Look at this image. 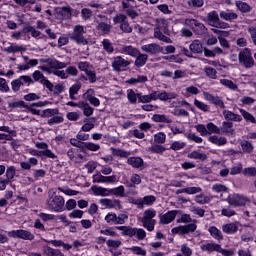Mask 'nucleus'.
<instances>
[{
	"label": "nucleus",
	"instance_id": "13d9d810",
	"mask_svg": "<svg viewBox=\"0 0 256 256\" xmlns=\"http://www.w3.org/2000/svg\"><path fill=\"white\" fill-rule=\"evenodd\" d=\"M77 207V200L75 199H69L64 202V211H73Z\"/></svg>",
	"mask_w": 256,
	"mask_h": 256
},
{
	"label": "nucleus",
	"instance_id": "2eb2a0df",
	"mask_svg": "<svg viewBox=\"0 0 256 256\" xmlns=\"http://www.w3.org/2000/svg\"><path fill=\"white\" fill-rule=\"evenodd\" d=\"M192 31L195 35H205L207 33V27L205 24L201 23L199 20H192Z\"/></svg>",
	"mask_w": 256,
	"mask_h": 256
},
{
	"label": "nucleus",
	"instance_id": "3c124183",
	"mask_svg": "<svg viewBox=\"0 0 256 256\" xmlns=\"http://www.w3.org/2000/svg\"><path fill=\"white\" fill-rule=\"evenodd\" d=\"M102 46L104 51H106V53H108V55H111V53H113L115 51V48L113 47V43H111V40L109 39H104L102 41Z\"/></svg>",
	"mask_w": 256,
	"mask_h": 256
},
{
	"label": "nucleus",
	"instance_id": "423d86ee",
	"mask_svg": "<svg viewBox=\"0 0 256 256\" xmlns=\"http://www.w3.org/2000/svg\"><path fill=\"white\" fill-rule=\"evenodd\" d=\"M85 27L76 25L70 36L71 41H75L77 45H87V39H85Z\"/></svg>",
	"mask_w": 256,
	"mask_h": 256
},
{
	"label": "nucleus",
	"instance_id": "69168bd1",
	"mask_svg": "<svg viewBox=\"0 0 256 256\" xmlns=\"http://www.w3.org/2000/svg\"><path fill=\"white\" fill-rule=\"evenodd\" d=\"M130 251H132L133 255L147 256V251L141 246H132Z\"/></svg>",
	"mask_w": 256,
	"mask_h": 256
},
{
	"label": "nucleus",
	"instance_id": "1a4fd4ad",
	"mask_svg": "<svg viewBox=\"0 0 256 256\" xmlns=\"http://www.w3.org/2000/svg\"><path fill=\"white\" fill-rule=\"evenodd\" d=\"M129 65H131V62L128 60H125L121 56H116L113 58L112 68H113V71H116V73H121V71H125V69L129 67Z\"/></svg>",
	"mask_w": 256,
	"mask_h": 256
},
{
	"label": "nucleus",
	"instance_id": "c85d7f7f",
	"mask_svg": "<svg viewBox=\"0 0 256 256\" xmlns=\"http://www.w3.org/2000/svg\"><path fill=\"white\" fill-rule=\"evenodd\" d=\"M208 232L210 233L211 237H213V239H216L217 241H223V233L216 226H210L208 228Z\"/></svg>",
	"mask_w": 256,
	"mask_h": 256
},
{
	"label": "nucleus",
	"instance_id": "0eeeda50",
	"mask_svg": "<svg viewBox=\"0 0 256 256\" xmlns=\"http://www.w3.org/2000/svg\"><path fill=\"white\" fill-rule=\"evenodd\" d=\"M183 211L181 210H169L165 214H160V225H169V223H173L177 215H181Z\"/></svg>",
	"mask_w": 256,
	"mask_h": 256
},
{
	"label": "nucleus",
	"instance_id": "7c9ffc66",
	"mask_svg": "<svg viewBox=\"0 0 256 256\" xmlns=\"http://www.w3.org/2000/svg\"><path fill=\"white\" fill-rule=\"evenodd\" d=\"M235 5L241 13H251L253 9V7L247 4V2H243L241 0L236 1Z\"/></svg>",
	"mask_w": 256,
	"mask_h": 256
},
{
	"label": "nucleus",
	"instance_id": "8fccbe9b",
	"mask_svg": "<svg viewBox=\"0 0 256 256\" xmlns=\"http://www.w3.org/2000/svg\"><path fill=\"white\" fill-rule=\"evenodd\" d=\"M169 148H166L165 146L154 144L150 147L151 153H155L156 155H163L165 151H167Z\"/></svg>",
	"mask_w": 256,
	"mask_h": 256
},
{
	"label": "nucleus",
	"instance_id": "c9c22d12",
	"mask_svg": "<svg viewBox=\"0 0 256 256\" xmlns=\"http://www.w3.org/2000/svg\"><path fill=\"white\" fill-rule=\"evenodd\" d=\"M43 252L47 256H65L63 252L59 249L51 248L50 246H44L43 247Z\"/></svg>",
	"mask_w": 256,
	"mask_h": 256
},
{
	"label": "nucleus",
	"instance_id": "f3484780",
	"mask_svg": "<svg viewBox=\"0 0 256 256\" xmlns=\"http://www.w3.org/2000/svg\"><path fill=\"white\" fill-rule=\"evenodd\" d=\"M224 119L228 122L234 121L235 123H241L243 117L239 114L233 113L231 110H223Z\"/></svg>",
	"mask_w": 256,
	"mask_h": 256
},
{
	"label": "nucleus",
	"instance_id": "c03bdc74",
	"mask_svg": "<svg viewBox=\"0 0 256 256\" xmlns=\"http://www.w3.org/2000/svg\"><path fill=\"white\" fill-rule=\"evenodd\" d=\"M152 119L155 123H173V120L165 114H155Z\"/></svg>",
	"mask_w": 256,
	"mask_h": 256
},
{
	"label": "nucleus",
	"instance_id": "6e6d98bb",
	"mask_svg": "<svg viewBox=\"0 0 256 256\" xmlns=\"http://www.w3.org/2000/svg\"><path fill=\"white\" fill-rule=\"evenodd\" d=\"M221 85H224V87H227L228 89H231V91H237V84L229 79H221L220 80Z\"/></svg>",
	"mask_w": 256,
	"mask_h": 256
},
{
	"label": "nucleus",
	"instance_id": "20e7f679",
	"mask_svg": "<svg viewBox=\"0 0 256 256\" xmlns=\"http://www.w3.org/2000/svg\"><path fill=\"white\" fill-rule=\"evenodd\" d=\"M46 205L51 213H63L65 211V198L54 192L48 197Z\"/></svg>",
	"mask_w": 256,
	"mask_h": 256
},
{
	"label": "nucleus",
	"instance_id": "6ab92c4d",
	"mask_svg": "<svg viewBox=\"0 0 256 256\" xmlns=\"http://www.w3.org/2000/svg\"><path fill=\"white\" fill-rule=\"evenodd\" d=\"M80 78L82 81H89L92 84L97 83V72L95 70H88L85 74H81Z\"/></svg>",
	"mask_w": 256,
	"mask_h": 256
},
{
	"label": "nucleus",
	"instance_id": "bf43d9fd",
	"mask_svg": "<svg viewBox=\"0 0 256 256\" xmlns=\"http://www.w3.org/2000/svg\"><path fill=\"white\" fill-rule=\"evenodd\" d=\"M59 115V108H48L43 110L41 117H53Z\"/></svg>",
	"mask_w": 256,
	"mask_h": 256
},
{
	"label": "nucleus",
	"instance_id": "49530a36",
	"mask_svg": "<svg viewBox=\"0 0 256 256\" xmlns=\"http://www.w3.org/2000/svg\"><path fill=\"white\" fill-rule=\"evenodd\" d=\"M240 147L243 151V153H253V144L248 140H242L240 142Z\"/></svg>",
	"mask_w": 256,
	"mask_h": 256
},
{
	"label": "nucleus",
	"instance_id": "680f3d73",
	"mask_svg": "<svg viewBox=\"0 0 256 256\" xmlns=\"http://www.w3.org/2000/svg\"><path fill=\"white\" fill-rule=\"evenodd\" d=\"M166 139L167 135H165V133L163 132H159L156 135H154V143H157V145H163Z\"/></svg>",
	"mask_w": 256,
	"mask_h": 256
},
{
	"label": "nucleus",
	"instance_id": "ddd939ff",
	"mask_svg": "<svg viewBox=\"0 0 256 256\" xmlns=\"http://www.w3.org/2000/svg\"><path fill=\"white\" fill-rule=\"evenodd\" d=\"M141 49L144 53H149V55H158V53H163V47L155 43L142 45Z\"/></svg>",
	"mask_w": 256,
	"mask_h": 256
},
{
	"label": "nucleus",
	"instance_id": "9d476101",
	"mask_svg": "<svg viewBox=\"0 0 256 256\" xmlns=\"http://www.w3.org/2000/svg\"><path fill=\"white\" fill-rule=\"evenodd\" d=\"M157 201V198L153 195L144 196L143 198L134 199L132 201L133 205H137L138 209H143L145 205L151 207L153 203Z\"/></svg>",
	"mask_w": 256,
	"mask_h": 256
},
{
	"label": "nucleus",
	"instance_id": "c756f323",
	"mask_svg": "<svg viewBox=\"0 0 256 256\" xmlns=\"http://www.w3.org/2000/svg\"><path fill=\"white\" fill-rule=\"evenodd\" d=\"M141 51H139V49L128 45V46H123L122 47V53H124L125 55H129L130 57H137V55H139Z\"/></svg>",
	"mask_w": 256,
	"mask_h": 256
},
{
	"label": "nucleus",
	"instance_id": "e2e57ef3",
	"mask_svg": "<svg viewBox=\"0 0 256 256\" xmlns=\"http://www.w3.org/2000/svg\"><path fill=\"white\" fill-rule=\"evenodd\" d=\"M97 30L102 31V33L108 34L111 32V25L105 22H100L97 25Z\"/></svg>",
	"mask_w": 256,
	"mask_h": 256
},
{
	"label": "nucleus",
	"instance_id": "a878e982",
	"mask_svg": "<svg viewBox=\"0 0 256 256\" xmlns=\"http://www.w3.org/2000/svg\"><path fill=\"white\" fill-rule=\"evenodd\" d=\"M189 49L191 53L195 55L203 53V44L199 40H194L190 45Z\"/></svg>",
	"mask_w": 256,
	"mask_h": 256
},
{
	"label": "nucleus",
	"instance_id": "ea45409f",
	"mask_svg": "<svg viewBox=\"0 0 256 256\" xmlns=\"http://www.w3.org/2000/svg\"><path fill=\"white\" fill-rule=\"evenodd\" d=\"M16 175H17V169L15 168V166H8L5 174L6 179L9 182L13 183Z\"/></svg>",
	"mask_w": 256,
	"mask_h": 256
},
{
	"label": "nucleus",
	"instance_id": "4d7b16f0",
	"mask_svg": "<svg viewBox=\"0 0 256 256\" xmlns=\"http://www.w3.org/2000/svg\"><path fill=\"white\" fill-rule=\"evenodd\" d=\"M32 77H33L32 79L33 81H36L41 84L47 79V77H45V75H43L42 72L39 70H35L32 73Z\"/></svg>",
	"mask_w": 256,
	"mask_h": 256
},
{
	"label": "nucleus",
	"instance_id": "052dcab7",
	"mask_svg": "<svg viewBox=\"0 0 256 256\" xmlns=\"http://www.w3.org/2000/svg\"><path fill=\"white\" fill-rule=\"evenodd\" d=\"M222 133H231L233 131V122L224 121L222 127L220 128Z\"/></svg>",
	"mask_w": 256,
	"mask_h": 256
},
{
	"label": "nucleus",
	"instance_id": "6e6552de",
	"mask_svg": "<svg viewBox=\"0 0 256 256\" xmlns=\"http://www.w3.org/2000/svg\"><path fill=\"white\" fill-rule=\"evenodd\" d=\"M228 203L231 207H245L249 203V198L240 194H234L228 197Z\"/></svg>",
	"mask_w": 256,
	"mask_h": 256
},
{
	"label": "nucleus",
	"instance_id": "864d4df0",
	"mask_svg": "<svg viewBox=\"0 0 256 256\" xmlns=\"http://www.w3.org/2000/svg\"><path fill=\"white\" fill-rule=\"evenodd\" d=\"M251 55V49L245 48L242 51L239 52L238 60L239 63H243L245 60H247Z\"/></svg>",
	"mask_w": 256,
	"mask_h": 256
},
{
	"label": "nucleus",
	"instance_id": "2f4dec72",
	"mask_svg": "<svg viewBox=\"0 0 256 256\" xmlns=\"http://www.w3.org/2000/svg\"><path fill=\"white\" fill-rule=\"evenodd\" d=\"M101 146L93 142H84L81 153H87V151H99Z\"/></svg>",
	"mask_w": 256,
	"mask_h": 256
},
{
	"label": "nucleus",
	"instance_id": "5fc2aeb1",
	"mask_svg": "<svg viewBox=\"0 0 256 256\" xmlns=\"http://www.w3.org/2000/svg\"><path fill=\"white\" fill-rule=\"evenodd\" d=\"M104 221H106L108 225H117V214L114 212H109L105 216Z\"/></svg>",
	"mask_w": 256,
	"mask_h": 256
},
{
	"label": "nucleus",
	"instance_id": "4c0bfd02",
	"mask_svg": "<svg viewBox=\"0 0 256 256\" xmlns=\"http://www.w3.org/2000/svg\"><path fill=\"white\" fill-rule=\"evenodd\" d=\"M18 81L21 82V87H29L30 85H34L35 81L29 75H22L18 77Z\"/></svg>",
	"mask_w": 256,
	"mask_h": 256
},
{
	"label": "nucleus",
	"instance_id": "338daca9",
	"mask_svg": "<svg viewBox=\"0 0 256 256\" xmlns=\"http://www.w3.org/2000/svg\"><path fill=\"white\" fill-rule=\"evenodd\" d=\"M194 105L195 107H197V109H200V111H204V113H207V111H209V105L199 101L198 99L194 100Z\"/></svg>",
	"mask_w": 256,
	"mask_h": 256
},
{
	"label": "nucleus",
	"instance_id": "473e14b6",
	"mask_svg": "<svg viewBox=\"0 0 256 256\" xmlns=\"http://www.w3.org/2000/svg\"><path fill=\"white\" fill-rule=\"evenodd\" d=\"M27 108H29V105H27V103H25V101L23 100L8 103V109H10V111H13V109H27Z\"/></svg>",
	"mask_w": 256,
	"mask_h": 256
},
{
	"label": "nucleus",
	"instance_id": "0e129e2a",
	"mask_svg": "<svg viewBox=\"0 0 256 256\" xmlns=\"http://www.w3.org/2000/svg\"><path fill=\"white\" fill-rule=\"evenodd\" d=\"M63 121H65V119L63 118V116H53L52 118L48 119L47 123L48 125L53 126V125H59V123H63Z\"/></svg>",
	"mask_w": 256,
	"mask_h": 256
},
{
	"label": "nucleus",
	"instance_id": "f03ea898",
	"mask_svg": "<svg viewBox=\"0 0 256 256\" xmlns=\"http://www.w3.org/2000/svg\"><path fill=\"white\" fill-rule=\"evenodd\" d=\"M40 62L44 63V65L39 66V69L41 71H45L46 73H49V74L52 73V75H55L56 77H60V79H68L66 70H59V69H65V67H67V63L61 62L53 58H42L40 59Z\"/></svg>",
	"mask_w": 256,
	"mask_h": 256
},
{
	"label": "nucleus",
	"instance_id": "9b49d317",
	"mask_svg": "<svg viewBox=\"0 0 256 256\" xmlns=\"http://www.w3.org/2000/svg\"><path fill=\"white\" fill-rule=\"evenodd\" d=\"M203 95L206 101H209V103L215 105V107L225 109V102H223V100L219 96H215L209 92H203Z\"/></svg>",
	"mask_w": 256,
	"mask_h": 256
},
{
	"label": "nucleus",
	"instance_id": "09e8293b",
	"mask_svg": "<svg viewBox=\"0 0 256 256\" xmlns=\"http://www.w3.org/2000/svg\"><path fill=\"white\" fill-rule=\"evenodd\" d=\"M194 201L198 203V205H207V203H211V198L204 194H200L195 196Z\"/></svg>",
	"mask_w": 256,
	"mask_h": 256
},
{
	"label": "nucleus",
	"instance_id": "b1692460",
	"mask_svg": "<svg viewBox=\"0 0 256 256\" xmlns=\"http://www.w3.org/2000/svg\"><path fill=\"white\" fill-rule=\"evenodd\" d=\"M127 163L134 169H141L144 165L143 158L141 157H130L128 158Z\"/></svg>",
	"mask_w": 256,
	"mask_h": 256
},
{
	"label": "nucleus",
	"instance_id": "4468645a",
	"mask_svg": "<svg viewBox=\"0 0 256 256\" xmlns=\"http://www.w3.org/2000/svg\"><path fill=\"white\" fill-rule=\"evenodd\" d=\"M100 203L104 207H108V209H116L118 211L120 209H123V206H121V200H111L109 198H103L100 199Z\"/></svg>",
	"mask_w": 256,
	"mask_h": 256
},
{
	"label": "nucleus",
	"instance_id": "a211bd4d",
	"mask_svg": "<svg viewBox=\"0 0 256 256\" xmlns=\"http://www.w3.org/2000/svg\"><path fill=\"white\" fill-rule=\"evenodd\" d=\"M222 231L226 235H235L239 231V226L235 223H227L222 225Z\"/></svg>",
	"mask_w": 256,
	"mask_h": 256
},
{
	"label": "nucleus",
	"instance_id": "bb28decb",
	"mask_svg": "<svg viewBox=\"0 0 256 256\" xmlns=\"http://www.w3.org/2000/svg\"><path fill=\"white\" fill-rule=\"evenodd\" d=\"M201 249L203 251H207L208 253H213V251H216V253H219L221 249V244L217 243H206L201 246Z\"/></svg>",
	"mask_w": 256,
	"mask_h": 256
},
{
	"label": "nucleus",
	"instance_id": "cd10ccee",
	"mask_svg": "<svg viewBox=\"0 0 256 256\" xmlns=\"http://www.w3.org/2000/svg\"><path fill=\"white\" fill-rule=\"evenodd\" d=\"M80 109L83 111V115L85 117H91V115H93L95 112V109L85 101H81Z\"/></svg>",
	"mask_w": 256,
	"mask_h": 256
},
{
	"label": "nucleus",
	"instance_id": "dca6fc26",
	"mask_svg": "<svg viewBox=\"0 0 256 256\" xmlns=\"http://www.w3.org/2000/svg\"><path fill=\"white\" fill-rule=\"evenodd\" d=\"M134 59L135 69H141V67H145V65H147V61H149V55L138 52Z\"/></svg>",
	"mask_w": 256,
	"mask_h": 256
},
{
	"label": "nucleus",
	"instance_id": "603ef678",
	"mask_svg": "<svg viewBox=\"0 0 256 256\" xmlns=\"http://www.w3.org/2000/svg\"><path fill=\"white\" fill-rule=\"evenodd\" d=\"M23 32L24 33H31V36L34 39H37V37L41 36V31L36 30L35 27H33V26H26V27H24L23 28Z\"/></svg>",
	"mask_w": 256,
	"mask_h": 256
},
{
	"label": "nucleus",
	"instance_id": "f8f14e48",
	"mask_svg": "<svg viewBox=\"0 0 256 256\" xmlns=\"http://www.w3.org/2000/svg\"><path fill=\"white\" fill-rule=\"evenodd\" d=\"M29 154L33 157H47V159H57V156L51 150H37L30 148Z\"/></svg>",
	"mask_w": 256,
	"mask_h": 256
},
{
	"label": "nucleus",
	"instance_id": "f257e3e1",
	"mask_svg": "<svg viewBox=\"0 0 256 256\" xmlns=\"http://www.w3.org/2000/svg\"><path fill=\"white\" fill-rule=\"evenodd\" d=\"M115 229L118 231H122L121 235L122 237H136L138 241H143L145 237H147V232L143 228H136L131 226H115L100 230L101 235H106L107 237H119V234L115 232Z\"/></svg>",
	"mask_w": 256,
	"mask_h": 256
},
{
	"label": "nucleus",
	"instance_id": "a19ab883",
	"mask_svg": "<svg viewBox=\"0 0 256 256\" xmlns=\"http://www.w3.org/2000/svg\"><path fill=\"white\" fill-rule=\"evenodd\" d=\"M203 71L208 79H212V80L217 79V69L211 66H205Z\"/></svg>",
	"mask_w": 256,
	"mask_h": 256
},
{
	"label": "nucleus",
	"instance_id": "e433bc0d",
	"mask_svg": "<svg viewBox=\"0 0 256 256\" xmlns=\"http://www.w3.org/2000/svg\"><path fill=\"white\" fill-rule=\"evenodd\" d=\"M157 216V211L153 208H149L144 211V216L142 217V221H155V217Z\"/></svg>",
	"mask_w": 256,
	"mask_h": 256
},
{
	"label": "nucleus",
	"instance_id": "7ed1b4c3",
	"mask_svg": "<svg viewBox=\"0 0 256 256\" xmlns=\"http://www.w3.org/2000/svg\"><path fill=\"white\" fill-rule=\"evenodd\" d=\"M181 217L176 220V223H184L171 229L172 235H189V233H195L197 231V220L191 218V214H180Z\"/></svg>",
	"mask_w": 256,
	"mask_h": 256
},
{
	"label": "nucleus",
	"instance_id": "412c9836",
	"mask_svg": "<svg viewBox=\"0 0 256 256\" xmlns=\"http://www.w3.org/2000/svg\"><path fill=\"white\" fill-rule=\"evenodd\" d=\"M208 141L212 143V145H217V147H223V145H227V139L224 136L213 135L208 138Z\"/></svg>",
	"mask_w": 256,
	"mask_h": 256
},
{
	"label": "nucleus",
	"instance_id": "de8ad7c7",
	"mask_svg": "<svg viewBox=\"0 0 256 256\" xmlns=\"http://www.w3.org/2000/svg\"><path fill=\"white\" fill-rule=\"evenodd\" d=\"M206 130L208 135H212V133H215L216 135H221V128L217 127L213 122H209L206 125Z\"/></svg>",
	"mask_w": 256,
	"mask_h": 256
},
{
	"label": "nucleus",
	"instance_id": "79ce46f5",
	"mask_svg": "<svg viewBox=\"0 0 256 256\" xmlns=\"http://www.w3.org/2000/svg\"><path fill=\"white\" fill-rule=\"evenodd\" d=\"M239 112L242 115L243 119L246 121V123H256L255 116H253V114L247 112V110L240 108Z\"/></svg>",
	"mask_w": 256,
	"mask_h": 256
},
{
	"label": "nucleus",
	"instance_id": "72a5a7b5",
	"mask_svg": "<svg viewBox=\"0 0 256 256\" xmlns=\"http://www.w3.org/2000/svg\"><path fill=\"white\" fill-rule=\"evenodd\" d=\"M188 159H198V161H207V154L201 153L199 150H194L187 155Z\"/></svg>",
	"mask_w": 256,
	"mask_h": 256
},
{
	"label": "nucleus",
	"instance_id": "4be33fe9",
	"mask_svg": "<svg viewBox=\"0 0 256 256\" xmlns=\"http://www.w3.org/2000/svg\"><path fill=\"white\" fill-rule=\"evenodd\" d=\"M91 190L95 197H109V189L101 186H92Z\"/></svg>",
	"mask_w": 256,
	"mask_h": 256
},
{
	"label": "nucleus",
	"instance_id": "aec40b11",
	"mask_svg": "<svg viewBox=\"0 0 256 256\" xmlns=\"http://www.w3.org/2000/svg\"><path fill=\"white\" fill-rule=\"evenodd\" d=\"M206 19H207L208 25H210V27H215V25H217L220 20L219 13H217V11L213 10L208 13Z\"/></svg>",
	"mask_w": 256,
	"mask_h": 256
},
{
	"label": "nucleus",
	"instance_id": "5701e85b",
	"mask_svg": "<svg viewBox=\"0 0 256 256\" xmlns=\"http://www.w3.org/2000/svg\"><path fill=\"white\" fill-rule=\"evenodd\" d=\"M220 18H222L224 21H229L230 23H232V21L239 19V15H237V13L231 12L229 10L220 11Z\"/></svg>",
	"mask_w": 256,
	"mask_h": 256
},
{
	"label": "nucleus",
	"instance_id": "393cba45",
	"mask_svg": "<svg viewBox=\"0 0 256 256\" xmlns=\"http://www.w3.org/2000/svg\"><path fill=\"white\" fill-rule=\"evenodd\" d=\"M112 155L114 157H120V159H127L131 155V152L120 148H111Z\"/></svg>",
	"mask_w": 256,
	"mask_h": 256
},
{
	"label": "nucleus",
	"instance_id": "39448f33",
	"mask_svg": "<svg viewBox=\"0 0 256 256\" xmlns=\"http://www.w3.org/2000/svg\"><path fill=\"white\" fill-rule=\"evenodd\" d=\"M11 239H23V241H34L35 235L28 230L18 229L7 232Z\"/></svg>",
	"mask_w": 256,
	"mask_h": 256
},
{
	"label": "nucleus",
	"instance_id": "a18cd8bd",
	"mask_svg": "<svg viewBox=\"0 0 256 256\" xmlns=\"http://www.w3.org/2000/svg\"><path fill=\"white\" fill-rule=\"evenodd\" d=\"M109 195H115L116 197H125V186L120 185L116 188L109 189Z\"/></svg>",
	"mask_w": 256,
	"mask_h": 256
},
{
	"label": "nucleus",
	"instance_id": "37998d69",
	"mask_svg": "<svg viewBox=\"0 0 256 256\" xmlns=\"http://www.w3.org/2000/svg\"><path fill=\"white\" fill-rule=\"evenodd\" d=\"M79 91H81V84L76 83L73 84L70 88H69V97L72 101H75V99H77V97H75Z\"/></svg>",
	"mask_w": 256,
	"mask_h": 256
},
{
	"label": "nucleus",
	"instance_id": "58836bf2",
	"mask_svg": "<svg viewBox=\"0 0 256 256\" xmlns=\"http://www.w3.org/2000/svg\"><path fill=\"white\" fill-rule=\"evenodd\" d=\"M58 15H60L64 21L71 19L72 15H73V13L71 12V7H69V6L62 7L59 10Z\"/></svg>",
	"mask_w": 256,
	"mask_h": 256
},
{
	"label": "nucleus",
	"instance_id": "f704fd0d",
	"mask_svg": "<svg viewBox=\"0 0 256 256\" xmlns=\"http://www.w3.org/2000/svg\"><path fill=\"white\" fill-rule=\"evenodd\" d=\"M140 93H135V90L128 89L127 90V99L131 105H137V101H139Z\"/></svg>",
	"mask_w": 256,
	"mask_h": 256
},
{
	"label": "nucleus",
	"instance_id": "774afa93",
	"mask_svg": "<svg viewBox=\"0 0 256 256\" xmlns=\"http://www.w3.org/2000/svg\"><path fill=\"white\" fill-rule=\"evenodd\" d=\"M243 175L248 177H256V167L250 166V167L244 168Z\"/></svg>",
	"mask_w": 256,
	"mask_h": 256
}]
</instances>
